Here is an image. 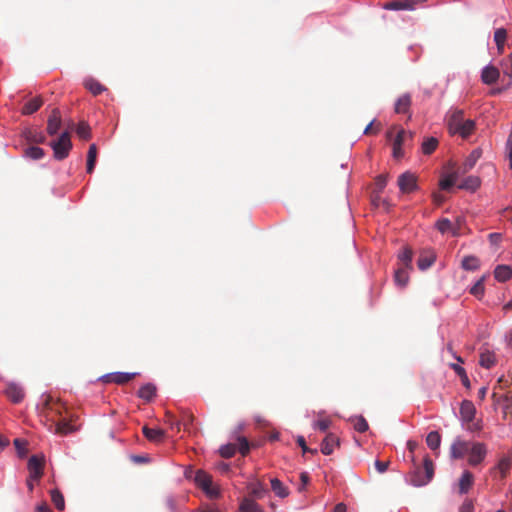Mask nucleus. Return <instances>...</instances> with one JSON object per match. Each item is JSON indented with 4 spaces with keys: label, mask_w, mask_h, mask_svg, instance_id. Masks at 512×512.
Returning <instances> with one entry per match:
<instances>
[{
    "label": "nucleus",
    "mask_w": 512,
    "mask_h": 512,
    "mask_svg": "<svg viewBox=\"0 0 512 512\" xmlns=\"http://www.w3.org/2000/svg\"><path fill=\"white\" fill-rule=\"evenodd\" d=\"M448 128L452 134L468 138L475 130V122L471 119H464L463 110L453 109L449 112Z\"/></svg>",
    "instance_id": "f257e3e1"
},
{
    "label": "nucleus",
    "mask_w": 512,
    "mask_h": 512,
    "mask_svg": "<svg viewBox=\"0 0 512 512\" xmlns=\"http://www.w3.org/2000/svg\"><path fill=\"white\" fill-rule=\"evenodd\" d=\"M434 474L433 462L429 457L424 459V471L420 468H417L410 475V483L414 486L420 487L426 485L431 481Z\"/></svg>",
    "instance_id": "f03ea898"
},
{
    "label": "nucleus",
    "mask_w": 512,
    "mask_h": 512,
    "mask_svg": "<svg viewBox=\"0 0 512 512\" xmlns=\"http://www.w3.org/2000/svg\"><path fill=\"white\" fill-rule=\"evenodd\" d=\"M50 146L53 149L55 159H65L72 149L70 133L68 131L63 132L56 141L50 143Z\"/></svg>",
    "instance_id": "7ed1b4c3"
},
{
    "label": "nucleus",
    "mask_w": 512,
    "mask_h": 512,
    "mask_svg": "<svg viewBox=\"0 0 512 512\" xmlns=\"http://www.w3.org/2000/svg\"><path fill=\"white\" fill-rule=\"evenodd\" d=\"M238 443H228L221 446L219 452L223 458H231L238 450L243 456L247 455L250 451V444L245 437H238Z\"/></svg>",
    "instance_id": "20e7f679"
},
{
    "label": "nucleus",
    "mask_w": 512,
    "mask_h": 512,
    "mask_svg": "<svg viewBox=\"0 0 512 512\" xmlns=\"http://www.w3.org/2000/svg\"><path fill=\"white\" fill-rule=\"evenodd\" d=\"M63 411L68 413L67 409L63 406V404L60 401H58V400L54 401L51 396H47L45 398L44 403H43L42 412L46 413V417L49 421H50L51 417L54 418V415L57 416L58 419L63 418L62 417Z\"/></svg>",
    "instance_id": "39448f33"
},
{
    "label": "nucleus",
    "mask_w": 512,
    "mask_h": 512,
    "mask_svg": "<svg viewBox=\"0 0 512 512\" xmlns=\"http://www.w3.org/2000/svg\"><path fill=\"white\" fill-rule=\"evenodd\" d=\"M51 425L50 429H54V432L61 436H66L68 434L74 433L79 430V426L76 424L70 423L66 417L55 419L53 417L50 418Z\"/></svg>",
    "instance_id": "423d86ee"
},
{
    "label": "nucleus",
    "mask_w": 512,
    "mask_h": 512,
    "mask_svg": "<svg viewBox=\"0 0 512 512\" xmlns=\"http://www.w3.org/2000/svg\"><path fill=\"white\" fill-rule=\"evenodd\" d=\"M45 466L44 456L32 455L27 464V468L29 471V477L31 479H35V481H39L43 476Z\"/></svg>",
    "instance_id": "0eeeda50"
},
{
    "label": "nucleus",
    "mask_w": 512,
    "mask_h": 512,
    "mask_svg": "<svg viewBox=\"0 0 512 512\" xmlns=\"http://www.w3.org/2000/svg\"><path fill=\"white\" fill-rule=\"evenodd\" d=\"M397 183L402 193H411L417 189V177L409 171L402 173Z\"/></svg>",
    "instance_id": "6e6552de"
},
{
    "label": "nucleus",
    "mask_w": 512,
    "mask_h": 512,
    "mask_svg": "<svg viewBox=\"0 0 512 512\" xmlns=\"http://www.w3.org/2000/svg\"><path fill=\"white\" fill-rule=\"evenodd\" d=\"M468 462L472 466H476L481 463L487 454V448L484 443H473L470 445Z\"/></svg>",
    "instance_id": "1a4fd4ad"
},
{
    "label": "nucleus",
    "mask_w": 512,
    "mask_h": 512,
    "mask_svg": "<svg viewBox=\"0 0 512 512\" xmlns=\"http://www.w3.org/2000/svg\"><path fill=\"white\" fill-rule=\"evenodd\" d=\"M413 133L407 132L404 129H399L396 137L393 140V157L395 159H400L403 157L402 145L407 139H412Z\"/></svg>",
    "instance_id": "9d476101"
},
{
    "label": "nucleus",
    "mask_w": 512,
    "mask_h": 512,
    "mask_svg": "<svg viewBox=\"0 0 512 512\" xmlns=\"http://www.w3.org/2000/svg\"><path fill=\"white\" fill-rule=\"evenodd\" d=\"M135 375V373L114 372L104 375L102 380L105 383H116L122 385L131 381Z\"/></svg>",
    "instance_id": "9b49d317"
},
{
    "label": "nucleus",
    "mask_w": 512,
    "mask_h": 512,
    "mask_svg": "<svg viewBox=\"0 0 512 512\" xmlns=\"http://www.w3.org/2000/svg\"><path fill=\"white\" fill-rule=\"evenodd\" d=\"M61 114L58 108H54L47 121V133L54 136L58 133L61 127Z\"/></svg>",
    "instance_id": "f8f14e48"
},
{
    "label": "nucleus",
    "mask_w": 512,
    "mask_h": 512,
    "mask_svg": "<svg viewBox=\"0 0 512 512\" xmlns=\"http://www.w3.org/2000/svg\"><path fill=\"white\" fill-rule=\"evenodd\" d=\"M470 443L457 438L450 448L451 457L454 459L462 458L469 452Z\"/></svg>",
    "instance_id": "ddd939ff"
},
{
    "label": "nucleus",
    "mask_w": 512,
    "mask_h": 512,
    "mask_svg": "<svg viewBox=\"0 0 512 512\" xmlns=\"http://www.w3.org/2000/svg\"><path fill=\"white\" fill-rule=\"evenodd\" d=\"M476 408L469 400H464L460 407V417L463 423L472 422L475 419Z\"/></svg>",
    "instance_id": "4468645a"
},
{
    "label": "nucleus",
    "mask_w": 512,
    "mask_h": 512,
    "mask_svg": "<svg viewBox=\"0 0 512 512\" xmlns=\"http://www.w3.org/2000/svg\"><path fill=\"white\" fill-rule=\"evenodd\" d=\"M5 394L13 403H20L25 396L23 388L15 383L7 385Z\"/></svg>",
    "instance_id": "2eb2a0df"
},
{
    "label": "nucleus",
    "mask_w": 512,
    "mask_h": 512,
    "mask_svg": "<svg viewBox=\"0 0 512 512\" xmlns=\"http://www.w3.org/2000/svg\"><path fill=\"white\" fill-rule=\"evenodd\" d=\"M336 446H339L338 437L335 434L329 433L321 443V452L324 455H330L333 453Z\"/></svg>",
    "instance_id": "dca6fc26"
},
{
    "label": "nucleus",
    "mask_w": 512,
    "mask_h": 512,
    "mask_svg": "<svg viewBox=\"0 0 512 512\" xmlns=\"http://www.w3.org/2000/svg\"><path fill=\"white\" fill-rule=\"evenodd\" d=\"M499 76L500 72L498 68L495 66H486L482 71L481 79L483 83L492 85L498 80Z\"/></svg>",
    "instance_id": "f3484780"
},
{
    "label": "nucleus",
    "mask_w": 512,
    "mask_h": 512,
    "mask_svg": "<svg viewBox=\"0 0 512 512\" xmlns=\"http://www.w3.org/2000/svg\"><path fill=\"white\" fill-rule=\"evenodd\" d=\"M142 431L145 437L151 442H162L165 437V431L159 428H149L148 426H144Z\"/></svg>",
    "instance_id": "a211bd4d"
},
{
    "label": "nucleus",
    "mask_w": 512,
    "mask_h": 512,
    "mask_svg": "<svg viewBox=\"0 0 512 512\" xmlns=\"http://www.w3.org/2000/svg\"><path fill=\"white\" fill-rule=\"evenodd\" d=\"M479 364L481 367L490 369L496 364V355L494 352L484 349L480 353Z\"/></svg>",
    "instance_id": "6ab92c4d"
},
{
    "label": "nucleus",
    "mask_w": 512,
    "mask_h": 512,
    "mask_svg": "<svg viewBox=\"0 0 512 512\" xmlns=\"http://www.w3.org/2000/svg\"><path fill=\"white\" fill-rule=\"evenodd\" d=\"M411 103H412L411 95L408 93H405L397 99V101L395 103L394 110L398 114L407 113V112H409Z\"/></svg>",
    "instance_id": "aec40b11"
},
{
    "label": "nucleus",
    "mask_w": 512,
    "mask_h": 512,
    "mask_svg": "<svg viewBox=\"0 0 512 512\" xmlns=\"http://www.w3.org/2000/svg\"><path fill=\"white\" fill-rule=\"evenodd\" d=\"M474 481L473 474L470 471H464L459 480L460 494H466L471 488Z\"/></svg>",
    "instance_id": "412c9836"
},
{
    "label": "nucleus",
    "mask_w": 512,
    "mask_h": 512,
    "mask_svg": "<svg viewBox=\"0 0 512 512\" xmlns=\"http://www.w3.org/2000/svg\"><path fill=\"white\" fill-rule=\"evenodd\" d=\"M435 259V255L432 252L421 253L417 261V266L420 270L424 271L434 264Z\"/></svg>",
    "instance_id": "4be33fe9"
},
{
    "label": "nucleus",
    "mask_w": 512,
    "mask_h": 512,
    "mask_svg": "<svg viewBox=\"0 0 512 512\" xmlns=\"http://www.w3.org/2000/svg\"><path fill=\"white\" fill-rule=\"evenodd\" d=\"M240 512H264L263 508L251 498H244L239 506Z\"/></svg>",
    "instance_id": "5701e85b"
},
{
    "label": "nucleus",
    "mask_w": 512,
    "mask_h": 512,
    "mask_svg": "<svg viewBox=\"0 0 512 512\" xmlns=\"http://www.w3.org/2000/svg\"><path fill=\"white\" fill-rule=\"evenodd\" d=\"M271 489L276 496L286 498L289 495V489L278 478H273L270 481Z\"/></svg>",
    "instance_id": "b1692460"
},
{
    "label": "nucleus",
    "mask_w": 512,
    "mask_h": 512,
    "mask_svg": "<svg viewBox=\"0 0 512 512\" xmlns=\"http://www.w3.org/2000/svg\"><path fill=\"white\" fill-rule=\"evenodd\" d=\"M43 104V100L40 97H35L26 102L22 108V114L31 115L35 113Z\"/></svg>",
    "instance_id": "393cba45"
},
{
    "label": "nucleus",
    "mask_w": 512,
    "mask_h": 512,
    "mask_svg": "<svg viewBox=\"0 0 512 512\" xmlns=\"http://www.w3.org/2000/svg\"><path fill=\"white\" fill-rule=\"evenodd\" d=\"M495 278L500 282H505L512 277V269L507 265H498L494 270Z\"/></svg>",
    "instance_id": "a878e982"
},
{
    "label": "nucleus",
    "mask_w": 512,
    "mask_h": 512,
    "mask_svg": "<svg viewBox=\"0 0 512 512\" xmlns=\"http://www.w3.org/2000/svg\"><path fill=\"white\" fill-rule=\"evenodd\" d=\"M461 267L467 271H476L480 267V260L473 255L465 256L461 261Z\"/></svg>",
    "instance_id": "bb28decb"
},
{
    "label": "nucleus",
    "mask_w": 512,
    "mask_h": 512,
    "mask_svg": "<svg viewBox=\"0 0 512 512\" xmlns=\"http://www.w3.org/2000/svg\"><path fill=\"white\" fill-rule=\"evenodd\" d=\"M195 483L201 489H206L212 483V477L203 470H198L195 474Z\"/></svg>",
    "instance_id": "cd10ccee"
},
{
    "label": "nucleus",
    "mask_w": 512,
    "mask_h": 512,
    "mask_svg": "<svg viewBox=\"0 0 512 512\" xmlns=\"http://www.w3.org/2000/svg\"><path fill=\"white\" fill-rule=\"evenodd\" d=\"M481 185V180L477 176H468L463 180V182L459 185L460 189H465L469 191H475Z\"/></svg>",
    "instance_id": "c85d7f7f"
},
{
    "label": "nucleus",
    "mask_w": 512,
    "mask_h": 512,
    "mask_svg": "<svg viewBox=\"0 0 512 512\" xmlns=\"http://www.w3.org/2000/svg\"><path fill=\"white\" fill-rule=\"evenodd\" d=\"M409 268L406 267H399L395 271L394 275V281L395 283L400 287H405L409 281V274H408Z\"/></svg>",
    "instance_id": "c756f323"
},
{
    "label": "nucleus",
    "mask_w": 512,
    "mask_h": 512,
    "mask_svg": "<svg viewBox=\"0 0 512 512\" xmlns=\"http://www.w3.org/2000/svg\"><path fill=\"white\" fill-rule=\"evenodd\" d=\"M507 39V31L504 28H498L494 32V41L497 46L498 52L501 54L504 51V45Z\"/></svg>",
    "instance_id": "7c9ffc66"
},
{
    "label": "nucleus",
    "mask_w": 512,
    "mask_h": 512,
    "mask_svg": "<svg viewBox=\"0 0 512 512\" xmlns=\"http://www.w3.org/2000/svg\"><path fill=\"white\" fill-rule=\"evenodd\" d=\"M481 153L478 150H474L471 154L466 158L461 168V173H466L470 171L476 164L477 160L480 158Z\"/></svg>",
    "instance_id": "2f4dec72"
},
{
    "label": "nucleus",
    "mask_w": 512,
    "mask_h": 512,
    "mask_svg": "<svg viewBox=\"0 0 512 512\" xmlns=\"http://www.w3.org/2000/svg\"><path fill=\"white\" fill-rule=\"evenodd\" d=\"M97 160V147L91 144L87 153V173L91 174L94 171Z\"/></svg>",
    "instance_id": "473e14b6"
},
{
    "label": "nucleus",
    "mask_w": 512,
    "mask_h": 512,
    "mask_svg": "<svg viewBox=\"0 0 512 512\" xmlns=\"http://www.w3.org/2000/svg\"><path fill=\"white\" fill-rule=\"evenodd\" d=\"M84 86L95 96L101 94L105 90V87L93 78L85 80Z\"/></svg>",
    "instance_id": "72a5a7b5"
},
{
    "label": "nucleus",
    "mask_w": 512,
    "mask_h": 512,
    "mask_svg": "<svg viewBox=\"0 0 512 512\" xmlns=\"http://www.w3.org/2000/svg\"><path fill=\"white\" fill-rule=\"evenodd\" d=\"M413 252L410 247H404L403 251L398 255L401 267L412 269Z\"/></svg>",
    "instance_id": "f704fd0d"
},
{
    "label": "nucleus",
    "mask_w": 512,
    "mask_h": 512,
    "mask_svg": "<svg viewBox=\"0 0 512 512\" xmlns=\"http://www.w3.org/2000/svg\"><path fill=\"white\" fill-rule=\"evenodd\" d=\"M156 393V388L152 384L142 386L138 391V396L147 401L151 400Z\"/></svg>",
    "instance_id": "c9c22d12"
},
{
    "label": "nucleus",
    "mask_w": 512,
    "mask_h": 512,
    "mask_svg": "<svg viewBox=\"0 0 512 512\" xmlns=\"http://www.w3.org/2000/svg\"><path fill=\"white\" fill-rule=\"evenodd\" d=\"M426 443L431 450L439 448L441 443V436L437 431H431L426 437Z\"/></svg>",
    "instance_id": "e433bc0d"
},
{
    "label": "nucleus",
    "mask_w": 512,
    "mask_h": 512,
    "mask_svg": "<svg viewBox=\"0 0 512 512\" xmlns=\"http://www.w3.org/2000/svg\"><path fill=\"white\" fill-rule=\"evenodd\" d=\"M459 172H452L440 180L439 186L442 190H449L457 181Z\"/></svg>",
    "instance_id": "4c0bfd02"
},
{
    "label": "nucleus",
    "mask_w": 512,
    "mask_h": 512,
    "mask_svg": "<svg viewBox=\"0 0 512 512\" xmlns=\"http://www.w3.org/2000/svg\"><path fill=\"white\" fill-rule=\"evenodd\" d=\"M438 146V140L435 137H429L422 143V152L425 155H430L435 151Z\"/></svg>",
    "instance_id": "58836bf2"
},
{
    "label": "nucleus",
    "mask_w": 512,
    "mask_h": 512,
    "mask_svg": "<svg viewBox=\"0 0 512 512\" xmlns=\"http://www.w3.org/2000/svg\"><path fill=\"white\" fill-rule=\"evenodd\" d=\"M249 489L251 495L257 499H262L267 494V490L261 482L251 484Z\"/></svg>",
    "instance_id": "ea45409f"
},
{
    "label": "nucleus",
    "mask_w": 512,
    "mask_h": 512,
    "mask_svg": "<svg viewBox=\"0 0 512 512\" xmlns=\"http://www.w3.org/2000/svg\"><path fill=\"white\" fill-rule=\"evenodd\" d=\"M44 155V150L37 146H30L27 149H25V156L32 160H39L43 158Z\"/></svg>",
    "instance_id": "a19ab883"
},
{
    "label": "nucleus",
    "mask_w": 512,
    "mask_h": 512,
    "mask_svg": "<svg viewBox=\"0 0 512 512\" xmlns=\"http://www.w3.org/2000/svg\"><path fill=\"white\" fill-rule=\"evenodd\" d=\"M51 501L53 502V504L55 505V507L62 511L64 510L65 508V501H64V497L62 495V493L57 490V489H54L51 491Z\"/></svg>",
    "instance_id": "79ce46f5"
},
{
    "label": "nucleus",
    "mask_w": 512,
    "mask_h": 512,
    "mask_svg": "<svg viewBox=\"0 0 512 512\" xmlns=\"http://www.w3.org/2000/svg\"><path fill=\"white\" fill-rule=\"evenodd\" d=\"M26 139L31 143H44L46 140L45 135L41 131L30 130L26 134Z\"/></svg>",
    "instance_id": "37998d69"
},
{
    "label": "nucleus",
    "mask_w": 512,
    "mask_h": 512,
    "mask_svg": "<svg viewBox=\"0 0 512 512\" xmlns=\"http://www.w3.org/2000/svg\"><path fill=\"white\" fill-rule=\"evenodd\" d=\"M436 227L441 233L452 232L453 235H457L456 230L453 229L452 223L447 218H442L436 223Z\"/></svg>",
    "instance_id": "c03bdc74"
},
{
    "label": "nucleus",
    "mask_w": 512,
    "mask_h": 512,
    "mask_svg": "<svg viewBox=\"0 0 512 512\" xmlns=\"http://www.w3.org/2000/svg\"><path fill=\"white\" fill-rule=\"evenodd\" d=\"M76 133L81 139L88 140L91 138V130L86 122H80L77 125Z\"/></svg>",
    "instance_id": "a18cd8bd"
},
{
    "label": "nucleus",
    "mask_w": 512,
    "mask_h": 512,
    "mask_svg": "<svg viewBox=\"0 0 512 512\" xmlns=\"http://www.w3.org/2000/svg\"><path fill=\"white\" fill-rule=\"evenodd\" d=\"M511 462L507 457H503L499 460L496 469L500 472L501 478H505L508 471L510 470Z\"/></svg>",
    "instance_id": "49530a36"
},
{
    "label": "nucleus",
    "mask_w": 512,
    "mask_h": 512,
    "mask_svg": "<svg viewBox=\"0 0 512 512\" xmlns=\"http://www.w3.org/2000/svg\"><path fill=\"white\" fill-rule=\"evenodd\" d=\"M354 429L360 433H364L368 430L369 426L366 419L363 416H357L352 419Z\"/></svg>",
    "instance_id": "de8ad7c7"
},
{
    "label": "nucleus",
    "mask_w": 512,
    "mask_h": 512,
    "mask_svg": "<svg viewBox=\"0 0 512 512\" xmlns=\"http://www.w3.org/2000/svg\"><path fill=\"white\" fill-rule=\"evenodd\" d=\"M386 9L392 10H402V9H411V4L407 2V0L402 1H392L385 5Z\"/></svg>",
    "instance_id": "09e8293b"
},
{
    "label": "nucleus",
    "mask_w": 512,
    "mask_h": 512,
    "mask_svg": "<svg viewBox=\"0 0 512 512\" xmlns=\"http://www.w3.org/2000/svg\"><path fill=\"white\" fill-rule=\"evenodd\" d=\"M484 279L485 277L480 278L470 289V293L476 297H481L484 294Z\"/></svg>",
    "instance_id": "8fccbe9b"
},
{
    "label": "nucleus",
    "mask_w": 512,
    "mask_h": 512,
    "mask_svg": "<svg viewBox=\"0 0 512 512\" xmlns=\"http://www.w3.org/2000/svg\"><path fill=\"white\" fill-rule=\"evenodd\" d=\"M502 70H503L504 75L509 78V83H511V80H512V54L509 56L508 59H506L502 62Z\"/></svg>",
    "instance_id": "3c124183"
},
{
    "label": "nucleus",
    "mask_w": 512,
    "mask_h": 512,
    "mask_svg": "<svg viewBox=\"0 0 512 512\" xmlns=\"http://www.w3.org/2000/svg\"><path fill=\"white\" fill-rule=\"evenodd\" d=\"M27 443L19 438H16L14 440V446L19 454L20 457H24L27 453L26 448Z\"/></svg>",
    "instance_id": "603ef678"
},
{
    "label": "nucleus",
    "mask_w": 512,
    "mask_h": 512,
    "mask_svg": "<svg viewBox=\"0 0 512 512\" xmlns=\"http://www.w3.org/2000/svg\"><path fill=\"white\" fill-rule=\"evenodd\" d=\"M331 426L330 419H321L313 423V428L325 432Z\"/></svg>",
    "instance_id": "864d4df0"
},
{
    "label": "nucleus",
    "mask_w": 512,
    "mask_h": 512,
    "mask_svg": "<svg viewBox=\"0 0 512 512\" xmlns=\"http://www.w3.org/2000/svg\"><path fill=\"white\" fill-rule=\"evenodd\" d=\"M202 490L211 499H215V498L219 497V495H220L219 488L217 486H214L213 482L208 486V488L202 489Z\"/></svg>",
    "instance_id": "5fc2aeb1"
},
{
    "label": "nucleus",
    "mask_w": 512,
    "mask_h": 512,
    "mask_svg": "<svg viewBox=\"0 0 512 512\" xmlns=\"http://www.w3.org/2000/svg\"><path fill=\"white\" fill-rule=\"evenodd\" d=\"M165 422L170 426L171 429L180 431V423L169 412L166 413Z\"/></svg>",
    "instance_id": "6e6d98bb"
},
{
    "label": "nucleus",
    "mask_w": 512,
    "mask_h": 512,
    "mask_svg": "<svg viewBox=\"0 0 512 512\" xmlns=\"http://www.w3.org/2000/svg\"><path fill=\"white\" fill-rule=\"evenodd\" d=\"M375 121L370 122L364 129V134H377L380 131V123L374 126Z\"/></svg>",
    "instance_id": "4d7b16f0"
},
{
    "label": "nucleus",
    "mask_w": 512,
    "mask_h": 512,
    "mask_svg": "<svg viewBox=\"0 0 512 512\" xmlns=\"http://www.w3.org/2000/svg\"><path fill=\"white\" fill-rule=\"evenodd\" d=\"M297 444L302 448L304 453H306V452H310L312 454H316L317 453L316 449H310V448L307 447L306 441H305L303 436H298Z\"/></svg>",
    "instance_id": "13d9d810"
},
{
    "label": "nucleus",
    "mask_w": 512,
    "mask_h": 512,
    "mask_svg": "<svg viewBox=\"0 0 512 512\" xmlns=\"http://www.w3.org/2000/svg\"><path fill=\"white\" fill-rule=\"evenodd\" d=\"M389 464L390 462L389 461H380V460H376L375 461V468L376 470L379 472V473H384L388 470L389 468Z\"/></svg>",
    "instance_id": "bf43d9fd"
},
{
    "label": "nucleus",
    "mask_w": 512,
    "mask_h": 512,
    "mask_svg": "<svg viewBox=\"0 0 512 512\" xmlns=\"http://www.w3.org/2000/svg\"><path fill=\"white\" fill-rule=\"evenodd\" d=\"M467 424V430L471 432H477L482 429V426L480 424V421H472V422H465Z\"/></svg>",
    "instance_id": "052dcab7"
},
{
    "label": "nucleus",
    "mask_w": 512,
    "mask_h": 512,
    "mask_svg": "<svg viewBox=\"0 0 512 512\" xmlns=\"http://www.w3.org/2000/svg\"><path fill=\"white\" fill-rule=\"evenodd\" d=\"M300 480H301V485L298 487V490H299V492H302L310 480L308 473L302 472L300 474Z\"/></svg>",
    "instance_id": "680f3d73"
},
{
    "label": "nucleus",
    "mask_w": 512,
    "mask_h": 512,
    "mask_svg": "<svg viewBox=\"0 0 512 512\" xmlns=\"http://www.w3.org/2000/svg\"><path fill=\"white\" fill-rule=\"evenodd\" d=\"M387 184V177L385 175H379L376 178V186L379 191L383 190Z\"/></svg>",
    "instance_id": "e2e57ef3"
},
{
    "label": "nucleus",
    "mask_w": 512,
    "mask_h": 512,
    "mask_svg": "<svg viewBox=\"0 0 512 512\" xmlns=\"http://www.w3.org/2000/svg\"><path fill=\"white\" fill-rule=\"evenodd\" d=\"M506 149L508 151V158L510 161V168H512V135H509L506 142Z\"/></svg>",
    "instance_id": "0e129e2a"
},
{
    "label": "nucleus",
    "mask_w": 512,
    "mask_h": 512,
    "mask_svg": "<svg viewBox=\"0 0 512 512\" xmlns=\"http://www.w3.org/2000/svg\"><path fill=\"white\" fill-rule=\"evenodd\" d=\"M473 503L469 500L465 501L459 508V512H472Z\"/></svg>",
    "instance_id": "69168bd1"
},
{
    "label": "nucleus",
    "mask_w": 512,
    "mask_h": 512,
    "mask_svg": "<svg viewBox=\"0 0 512 512\" xmlns=\"http://www.w3.org/2000/svg\"><path fill=\"white\" fill-rule=\"evenodd\" d=\"M450 367L454 370V372L459 377H461L462 375H464L466 373L465 369L462 366H460L459 364L452 363V364H450Z\"/></svg>",
    "instance_id": "338daca9"
},
{
    "label": "nucleus",
    "mask_w": 512,
    "mask_h": 512,
    "mask_svg": "<svg viewBox=\"0 0 512 512\" xmlns=\"http://www.w3.org/2000/svg\"><path fill=\"white\" fill-rule=\"evenodd\" d=\"M197 512H221V511L214 506L206 505V506L200 508L199 510H197Z\"/></svg>",
    "instance_id": "774afa93"
}]
</instances>
